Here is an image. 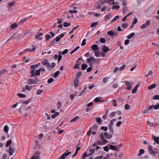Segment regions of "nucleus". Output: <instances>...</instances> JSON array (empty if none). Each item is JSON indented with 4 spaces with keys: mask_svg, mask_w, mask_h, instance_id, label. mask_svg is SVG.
Instances as JSON below:
<instances>
[{
    "mask_svg": "<svg viewBox=\"0 0 159 159\" xmlns=\"http://www.w3.org/2000/svg\"><path fill=\"white\" fill-rule=\"evenodd\" d=\"M97 60H99V59H97L96 60L93 57H91L90 58L87 59V61L86 62L88 63H89L90 64L89 65L90 67H89L87 69V72L89 73L92 70V63L91 62V61H95V62H97Z\"/></svg>",
    "mask_w": 159,
    "mask_h": 159,
    "instance_id": "f257e3e1",
    "label": "nucleus"
},
{
    "mask_svg": "<svg viewBox=\"0 0 159 159\" xmlns=\"http://www.w3.org/2000/svg\"><path fill=\"white\" fill-rule=\"evenodd\" d=\"M99 136L101 138L102 142L100 140H99L96 142V143L97 145H104L107 143L108 141L105 139L103 133L99 135Z\"/></svg>",
    "mask_w": 159,
    "mask_h": 159,
    "instance_id": "f03ea898",
    "label": "nucleus"
},
{
    "mask_svg": "<svg viewBox=\"0 0 159 159\" xmlns=\"http://www.w3.org/2000/svg\"><path fill=\"white\" fill-rule=\"evenodd\" d=\"M37 76H33L34 77V79H29L27 82V83L29 84H35L40 81L38 79V78L36 77Z\"/></svg>",
    "mask_w": 159,
    "mask_h": 159,
    "instance_id": "7ed1b4c3",
    "label": "nucleus"
},
{
    "mask_svg": "<svg viewBox=\"0 0 159 159\" xmlns=\"http://www.w3.org/2000/svg\"><path fill=\"white\" fill-rule=\"evenodd\" d=\"M36 68V67L34 65H32L30 66V68L32 69V70L30 72V73L31 74L30 77L31 78H32L33 76H36V75H35L36 72H35V69Z\"/></svg>",
    "mask_w": 159,
    "mask_h": 159,
    "instance_id": "20e7f679",
    "label": "nucleus"
},
{
    "mask_svg": "<svg viewBox=\"0 0 159 159\" xmlns=\"http://www.w3.org/2000/svg\"><path fill=\"white\" fill-rule=\"evenodd\" d=\"M150 24V20H148L146 21L145 23L143 24L142 25H141L140 28L141 29H144L147 28L149 26Z\"/></svg>",
    "mask_w": 159,
    "mask_h": 159,
    "instance_id": "39448f33",
    "label": "nucleus"
},
{
    "mask_svg": "<svg viewBox=\"0 0 159 159\" xmlns=\"http://www.w3.org/2000/svg\"><path fill=\"white\" fill-rule=\"evenodd\" d=\"M104 3V2L102 1L101 0L96 2L95 5V6L98 9H100L101 6Z\"/></svg>",
    "mask_w": 159,
    "mask_h": 159,
    "instance_id": "423d86ee",
    "label": "nucleus"
},
{
    "mask_svg": "<svg viewBox=\"0 0 159 159\" xmlns=\"http://www.w3.org/2000/svg\"><path fill=\"white\" fill-rule=\"evenodd\" d=\"M125 84L127 86V88L125 89L128 90H130L132 88V84L128 81H126L125 82Z\"/></svg>",
    "mask_w": 159,
    "mask_h": 159,
    "instance_id": "0eeeda50",
    "label": "nucleus"
},
{
    "mask_svg": "<svg viewBox=\"0 0 159 159\" xmlns=\"http://www.w3.org/2000/svg\"><path fill=\"white\" fill-rule=\"evenodd\" d=\"M60 39L61 38L60 37V36H58L51 42V45H54L56 42H58Z\"/></svg>",
    "mask_w": 159,
    "mask_h": 159,
    "instance_id": "6e6552de",
    "label": "nucleus"
},
{
    "mask_svg": "<svg viewBox=\"0 0 159 159\" xmlns=\"http://www.w3.org/2000/svg\"><path fill=\"white\" fill-rule=\"evenodd\" d=\"M42 64L44 66H47L48 67H50V63H49L47 59H44L42 62Z\"/></svg>",
    "mask_w": 159,
    "mask_h": 159,
    "instance_id": "1a4fd4ad",
    "label": "nucleus"
},
{
    "mask_svg": "<svg viewBox=\"0 0 159 159\" xmlns=\"http://www.w3.org/2000/svg\"><path fill=\"white\" fill-rule=\"evenodd\" d=\"M40 153L39 152H36L31 158V159H40Z\"/></svg>",
    "mask_w": 159,
    "mask_h": 159,
    "instance_id": "9d476101",
    "label": "nucleus"
},
{
    "mask_svg": "<svg viewBox=\"0 0 159 159\" xmlns=\"http://www.w3.org/2000/svg\"><path fill=\"white\" fill-rule=\"evenodd\" d=\"M40 71H45L46 70L44 68H40L39 70H36L35 75H36V76L39 75L40 74Z\"/></svg>",
    "mask_w": 159,
    "mask_h": 159,
    "instance_id": "9b49d317",
    "label": "nucleus"
},
{
    "mask_svg": "<svg viewBox=\"0 0 159 159\" xmlns=\"http://www.w3.org/2000/svg\"><path fill=\"white\" fill-rule=\"evenodd\" d=\"M15 149L12 148L11 146H10L9 150V153L10 155H13V153L15 152Z\"/></svg>",
    "mask_w": 159,
    "mask_h": 159,
    "instance_id": "f8f14e48",
    "label": "nucleus"
},
{
    "mask_svg": "<svg viewBox=\"0 0 159 159\" xmlns=\"http://www.w3.org/2000/svg\"><path fill=\"white\" fill-rule=\"evenodd\" d=\"M104 136H105V138L107 139H110L112 137V135L111 134H108L107 132H105L103 134Z\"/></svg>",
    "mask_w": 159,
    "mask_h": 159,
    "instance_id": "ddd939ff",
    "label": "nucleus"
},
{
    "mask_svg": "<svg viewBox=\"0 0 159 159\" xmlns=\"http://www.w3.org/2000/svg\"><path fill=\"white\" fill-rule=\"evenodd\" d=\"M43 35V34L42 33H40L39 32L38 34L35 35V38L37 39H38L39 40H41L42 39V37H39L40 36H42Z\"/></svg>",
    "mask_w": 159,
    "mask_h": 159,
    "instance_id": "4468645a",
    "label": "nucleus"
},
{
    "mask_svg": "<svg viewBox=\"0 0 159 159\" xmlns=\"http://www.w3.org/2000/svg\"><path fill=\"white\" fill-rule=\"evenodd\" d=\"M79 79L75 78L74 80V85L75 87H77L79 85Z\"/></svg>",
    "mask_w": 159,
    "mask_h": 159,
    "instance_id": "2eb2a0df",
    "label": "nucleus"
},
{
    "mask_svg": "<svg viewBox=\"0 0 159 159\" xmlns=\"http://www.w3.org/2000/svg\"><path fill=\"white\" fill-rule=\"evenodd\" d=\"M91 48L94 51H97L99 49V48L97 45L93 44L91 47Z\"/></svg>",
    "mask_w": 159,
    "mask_h": 159,
    "instance_id": "dca6fc26",
    "label": "nucleus"
},
{
    "mask_svg": "<svg viewBox=\"0 0 159 159\" xmlns=\"http://www.w3.org/2000/svg\"><path fill=\"white\" fill-rule=\"evenodd\" d=\"M77 145L76 146V148H77V149L75 151V154L72 156V157L73 158L75 157L77 154L78 153V151L80 149L81 147H77Z\"/></svg>",
    "mask_w": 159,
    "mask_h": 159,
    "instance_id": "f3484780",
    "label": "nucleus"
},
{
    "mask_svg": "<svg viewBox=\"0 0 159 159\" xmlns=\"http://www.w3.org/2000/svg\"><path fill=\"white\" fill-rule=\"evenodd\" d=\"M102 98L101 97H98V98H96L94 100V101L96 102H104L105 100H100V99H101Z\"/></svg>",
    "mask_w": 159,
    "mask_h": 159,
    "instance_id": "a211bd4d",
    "label": "nucleus"
},
{
    "mask_svg": "<svg viewBox=\"0 0 159 159\" xmlns=\"http://www.w3.org/2000/svg\"><path fill=\"white\" fill-rule=\"evenodd\" d=\"M139 84H138V85H136L132 89V92L133 93H135L137 91V89L139 87Z\"/></svg>",
    "mask_w": 159,
    "mask_h": 159,
    "instance_id": "6ab92c4d",
    "label": "nucleus"
},
{
    "mask_svg": "<svg viewBox=\"0 0 159 159\" xmlns=\"http://www.w3.org/2000/svg\"><path fill=\"white\" fill-rule=\"evenodd\" d=\"M116 120L114 118L111 120L108 126H112L113 127L114 125L113 122L116 121Z\"/></svg>",
    "mask_w": 159,
    "mask_h": 159,
    "instance_id": "aec40b11",
    "label": "nucleus"
},
{
    "mask_svg": "<svg viewBox=\"0 0 159 159\" xmlns=\"http://www.w3.org/2000/svg\"><path fill=\"white\" fill-rule=\"evenodd\" d=\"M153 139L154 140V141L156 142L157 144L159 145V137L153 136Z\"/></svg>",
    "mask_w": 159,
    "mask_h": 159,
    "instance_id": "412c9836",
    "label": "nucleus"
},
{
    "mask_svg": "<svg viewBox=\"0 0 159 159\" xmlns=\"http://www.w3.org/2000/svg\"><path fill=\"white\" fill-rule=\"evenodd\" d=\"M90 153L88 154V156H92L95 152V149L94 148L90 149L89 150Z\"/></svg>",
    "mask_w": 159,
    "mask_h": 159,
    "instance_id": "4be33fe9",
    "label": "nucleus"
},
{
    "mask_svg": "<svg viewBox=\"0 0 159 159\" xmlns=\"http://www.w3.org/2000/svg\"><path fill=\"white\" fill-rule=\"evenodd\" d=\"M16 34H17L16 33H14L12 36H11L9 38V39L7 40L5 43H8L11 39H13L14 38H15V37H14Z\"/></svg>",
    "mask_w": 159,
    "mask_h": 159,
    "instance_id": "5701e85b",
    "label": "nucleus"
},
{
    "mask_svg": "<svg viewBox=\"0 0 159 159\" xmlns=\"http://www.w3.org/2000/svg\"><path fill=\"white\" fill-rule=\"evenodd\" d=\"M109 50L108 48L106 46H104L102 47V50L104 52H107Z\"/></svg>",
    "mask_w": 159,
    "mask_h": 159,
    "instance_id": "b1692460",
    "label": "nucleus"
},
{
    "mask_svg": "<svg viewBox=\"0 0 159 159\" xmlns=\"http://www.w3.org/2000/svg\"><path fill=\"white\" fill-rule=\"evenodd\" d=\"M109 148H110L112 150H114L115 151H118V150L117 148L113 145H111L109 146Z\"/></svg>",
    "mask_w": 159,
    "mask_h": 159,
    "instance_id": "393cba45",
    "label": "nucleus"
},
{
    "mask_svg": "<svg viewBox=\"0 0 159 159\" xmlns=\"http://www.w3.org/2000/svg\"><path fill=\"white\" fill-rule=\"evenodd\" d=\"M88 65L86 64L83 63L82 65V67H81V70H84L86 69V68L88 67Z\"/></svg>",
    "mask_w": 159,
    "mask_h": 159,
    "instance_id": "a878e982",
    "label": "nucleus"
},
{
    "mask_svg": "<svg viewBox=\"0 0 159 159\" xmlns=\"http://www.w3.org/2000/svg\"><path fill=\"white\" fill-rule=\"evenodd\" d=\"M157 84H151L150 86H149L148 87V89L149 90H151L155 88L157 86Z\"/></svg>",
    "mask_w": 159,
    "mask_h": 159,
    "instance_id": "bb28decb",
    "label": "nucleus"
},
{
    "mask_svg": "<svg viewBox=\"0 0 159 159\" xmlns=\"http://www.w3.org/2000/svg\"><path fill=\"white\" fill-rule=\"evenodd\" d=\"M116 114V112L115 111L112 112L109 115V117L110 118H112L113 117H114Z\"/></svg>",
    "mask_w": 159,
    "mask_h": 159,
    "instance_id": "cd10ccee",
    "label": "nucleus"
},
{
    "mask_svg": "<svg viewBox=\"0 0 159 159\" xmlns=\"http://www.w3.org/2000/svg\"><path fill=\"white\" fill-rule=\"evenodd\" d=\"M134 35H135V33L133 32V33H131L129 35H128L127 36V37L128 39H131L132 37H133Z\"/></svg>",
    "mask_w": 159,
    "mask_h": 159,
    "instance_id": "c85d7f7f",
    "label": "nucleus"
},
{
    "mask_svg": "<svg viewBox=\"0 0 159 159\" xmlns=\"http://www.w3.org/2000/svg\"><path fill=\"white\" fill-rule=\"evenodd\" d=\"M71 25V24L70 23H67L66 22H65L63 23V25L65 27H67Z\"/></svg>",
    "mask_w": 159,
    "mask_h": 159,
    "instance_id": "c756f323",
    "label": "nucleus"
},
{
    "mask_svg": "<svg viewBox=\"0 0 159 159\" xmlns=\"http://www.w3.org/2000/svg\"><path fill=\"white\" fill-rule=\"evenodd\" d=\"M98 22H95L92 23L91 24V28H93V27H96L98 25Z\"/></svg>",
    "mask_w": 159,
    "mask_h": 159,
    "instance_id": "7c9ffc66",
    "label": "nucleus"
},
{
    "mask_svg": "<svg viewBox=\"0 0 159 159\" xmlns=\"http://www.w3.org/2000/svg\"><path fill=\"white\" fill-rule=\"evenodd\" d=\"M96 121L98 124H100L102 123V120L99 117H98L96 119Z\"/></svg>",
    "mask_w": 159,
    "mask_h": 159,
    "instance_id": "2f4dec72",
    "label": "nucleus"
},
{
    "mask_svg": "<svg viewBox=\"0 0 159 159\" xmlns=\"http://www.w3.org/2000/svg\"><path fill=\"white\" fill-rule=\"evenodd\" d=\"M12 141L11 139L8 140L6 143L5 146L6 147H8L9 145L11 146L10 145L11 144Z\"/></svg>",
    "mask_w": 159,
    "mask_h": 159,
    "instance_id": "473e14b6",
    "label": "nucleus"
},
{
    "mask_svg": "<svg viewBox=\"0 0 159 159\" xmlns=\"http://www.w3.org/2000/svg\"><path fill=\"white\" fill-rule=\"evenodd\" d=\"M17 27V24L15 23L12 24L11 26V27L12 29H15Z\"/></svg>",
    "mask_w": 159,
    "mask_h": 159,
    "instance_id": "72a5a7b5",
    "label": "nucleus"
},
{
    "mask_svg": "<svg viewBox=\"0 0 159 159\" xmlns=\"http://www.w3.org/2000/svg\"><path fill=\"white\" fill-rule=\"evenodd\" d=\"M144 152V150L143 149H141L139 151V152L138 155V156H141L143 154Z\"/></svg>",
    "mask_w": 159,
    "mask_h": 159,
    "instance_id": "f704fd0d",
    "label": "nucleus"
},
{
    "mask_svg": "<svg viewBox=\"0 0 159 159\" xmlns=\"http://www.w3.org/2000/svg\"><path fill=\"white\" fill-rule=\"evenodd\" d=\"M59 113L58 112H56L54 114H53L52 115V118L54 119L57 116L59 115Z\"/></svg>",
    "mask_w": 159,
    "mask_h": 159,
    "instance_id": "c9c22d12",
    "label": "nucleus"
},
{
    "mask_svg": "<svg viewBox=\"0 0 159 159\" xmlns=\"http://www.w3.org/2000/svg\"><path fill=\"white\" fill-rule=\"evenodd\" d=\"M111 15L110 13L109 15H106L104 17V20L107 21V20H109L110 19Z\"/></svg>",
    "mask_w": 159,
    "mask_h": 159,
    "instance_id": "e433bc0d",
    "label": "nucleus"
},
{
    "mask_svg": "<svg viewBox=\"0 0 159 159\" xmlns=\"http://www.w3.org/2000/svg\"><path fill=\"white\" fill-rule=\"evenodd\" d=\"M68 150H67L66 152L63 153L62 155L65 157H67L69 154H70L71 153V152H68Z\"/></svg>",
    "mask_w": 159,
    "mask_h": 159,
    "instance_id": "4c0bfd02",
    "label": "nucleus"
},
{
    "mask_svg": "<svg viewBox=\"0 0 159 159\" xmlns=\"http://www.w3.org/2000/svg\"><path fill=\"white\" fill-rule=\"evenodd\" d=\"M82 72L81 71H79L76 74V77L75 78L79 79L80 77L81 76Z\"/></svg>",
    "mask_w": 159,
    "mask_h": 159,
    "instance_id": "58836bf2",
    "label": "nucleus"
},
{
    "mask_svg": "<svg viewBox=\"0 0 159 159\" xmlns=\"http://www.w3.org/2000/svg\"><path fill=\"white\" fill-rule=\"evenodd\" d=\"M9 130V127L7 125H6L4 128V130L6 133H7Z\"/></svg>",
    "mask_w": 159,
    "mask_h": 159,
    "instance_id": "ea45409f",
    "label": "nucleus"
},
{
    "mask_svg": "<svg viewBox=\"0 0 159 159\" xmlns=\"http://www.w3.org/2000/svg\"><path fill=\"white\" fill-rule=\"evenodd\" d=\"M119 18V16H115L113 18V19L111 21V23H112L115 21L116 20L118 19Z\"/></svg>",
    "mask_w": 159,
    "mask_h": 159,
    "instance_id": "a19ab883",
    "label": "nucleus"
},
{
    "mask_svg": "<svg viewBox=\"0 0 159 159\" xmlns=\"http://www.w3.org/2000/svg\"><path fill=\"white\" fill-rule=\"evenodd\" d=\"M25 89L28 91H30L32 89V86H30L28 85L25 86Z\"/></svg>",
    "mask_w": 159,
    "mask_h": 159,
    "instance_id": "79ce46f5",
    "label": "nucleus"
},
{
    "mask_svg": "<svg viewBox=\"0 0 159 159\" xmlns=\"http://www.w3.org/2000/svg\"><path fill=\"white\" fill-rule=\"evenodd\" d=\"M107 34L109 35L112 36L114 35V32L112 30H111L110 31H108Z\"/></svg>",
    "mask_w": 159,
    "mask_h": 159,
    "instance_id": "37998d69",
    "label": "nucleus"
},
{
    "mask_svg": "<svg viewBox=\"0 0 159 159\" xmlns=\"http://www.w3.org/2000/svg\"><path fill=\"white\" fill-rule=\"evenodd\" d=\"M60 71H57L56 72L55 74V75L54 76V78H57L59 74H60Z\"/></svg>",
    "mask_w": 159,
    "mask_h": 159,
    "instance_id": "c03bdc74",
    "label": "nucleus"
},
{
    "mask_svg": "<svg viewBox=\"0 0 159 159\" xmlns=\"http://www.w3.org/2000/svg\"><path fill=\"white\" fill-rule=\"evenodd\" d=\"M87 89V88L86 87L85 88H84L82 91L80 93L79 95V96H81L83 95L84 94V93L85 92V90H86V89Z\"/></svg>",
    "mask_w": 159,
    "mask_h": 159,
    "instance_id": "a18cd8bd",
    "label": "nucleus"
},
{
    "mask_svg": "<svg viewBox=\"0 0 159 159\" xmlns=\"http://www.w3.org/2000/svg\"><path fill=\"white\" fill-rule=\"evenodd\" d=\"M79 117L78 116H76L74 118H73L70 121L71 122H73L76 121L79 118Z\"/></svg>",
    "mask_w": 159,
    "mask_h": 159,
    "instance_id": "49530a36",
    "label": "nucleus"
},
{
    "mask_svg": "<svg viewBox=\"0 0 159 159\" xmlns=\"http://www.w3.org/2000/svg\"><path fill=\"white\" fill-rule=\"evenodd\" d=\"M150 110L148 109V108L146 109H145L143 111H142V113L143 114H147L149 112V111Z\"/></svg>",
    "mask_w": 159,
    "mask_h": 159,
    "instance_id": "de8ad7c7",
    "label": "nucleus"
},
{
    "mask_svg": "<svg viewBox=\"0 0 159 159\" xmlns=\"http://www.w3.org/2000/svg\"><path fill=\"white\" fill-rule=\"evenodd\" d=\"M100 129L106 131L108 130V127H107L102 126L101 127Z\"/></svg>",
    "mask_w": 159,
    "mask_h": 159,
    "instance_id": "09e8293b",
    "label": "nucleus"
},
{
    "mask_svg": "<svg viewBox=\"0 0 159 159\" xmlns=\"http://www.w3.org/2000/svg\"><path fill=\"white\" fill-rule=\"evenodd\" d=\"M98 128V126L97 125H93L92 129L94 130H97Z\"/></svg>",
    "mask_w": 159,
    "mask_h": 159,
    "instance_id": "8fccbe9b",
    "label": "nucleus"
},
{
    "mask_svg": "<svg viewBox=\"0 0 159 159\" xmlns=\"http://www.w3.org/2000/svg\"><path fill=\"white\" fill-rule=\"evenodd\" d=\"M17 95L20 98H25L26 97L25 95V94L20 93H17Z\"/></svg>",
    "mask_w": 159,
    "mask_h": 159,
    "instance_id": "3c124183",
    "label": "nucleus"
},
{
    "mask_svg": "<svg viewBox=\"0 0 159 159\" xmlns=\"http://www.w3.org/2000/svg\"><path fill=\"white\" fill-rule=\"evenodd\" d=\"M31 101V99H29L28 100L23 101V103L24 104H28Z\"/></svg>",
    "mask_w": 159,
    "mask_h": 159,
    "instance_id": "603ef678",
    "label": "nucleus"
},
{
    "mask_svg": "<svg viewBox=\"0 0 159 159\" xmlns=\"http://www.w3.org/2000/svg\"><path fill=\"white\" fill-rule=\"evenodd\" d=\"M43 92V90L41 89H38L36 92V94L37 95H40Z\"/></svg>",
    "mask_w": 159,
    "mask_h": 159,
    "instance_id": "864d4df0",
    "label": "nucleus"
},
{
    "mask_svg": "<svg viewBox=\"0 0 159 159\" xmlns=\"http://www.w3.org/2000/svg\"><path fill=\"white\" fill-rule=\"evenodd\" d=\"M147 124L150 127H152L154 126V125L153 123H151L150 121H148Z\"/></svg>",
    "mask_w": 159,
    "mask_h": 159,
    "instance_id": "5fc2aeb1",
    "label": "nucleus"
},
{
    "mask_svg": "<svg viewBox=\"0 0 159 159\" xmlns=\"http://www.w3.org/2000/svg\"><path fill=\"white\" fill-rule=\"evenodd\" d=\"M46 40L47 41L48 40L51 38L50 36L48 34H47L45 36Z\"/></svg>",
    "mask_w": 159,
    "mask_h": 159,
    "instance_id": "6e6d98bb",
    "label": "nucleus"
},
{
    "mask_svg": "<svg viewBox=\"0 0 159 159\" xmlns=\"http://www.w3.org/2000/svg\"><path fill=\"white\" fill-rule=\"evenodd\" d=\"M100 41L102 43H104L106 42L105 39L103 38H101L100 39Z\"/></svg>",
    "mask_w": 159,
    "mask_h": 159,
    "instance_id": "4d7b16f0",
    "label": "nucleus"
},
{
    "mask_svg": "<svg viewBox=\"0 0 159 159\" xmlns=\"http://www.w3.org/2000/svg\"><path fill=\"white\" fill-rule=\"evenodd\" d=\"M112 102H113V105L114 106V107H117V104L116 102V99H114L112 100Z\"/></svg>",
    "mask_w": 159,
    "mask_h": 159,
    "instance_id": "13d9d810",
    "label": "nucleus"
},
{
    "mask_svg": "<svg viewBox=\"0 0 159 159\" xmlns=\"http://www.w3.org/2000/svg\"><path fill=\"white\" fill-rule=\"evenodd\" d=\"M8 72V71L7 70H6L5 69H3L2 70L0 71V74L1 75L6 72Z\"/></svg>",
    "mask_w": 159,
    "mask_h": 159,
    "instance_id": "bf43d9fd",
    "label": "nucleus"
},
{
    "mask_svg": "<svg viewBox=\"0 0 159 159\" xmlns=\"http://www.w3.org/2000/svg\"><path fill=\"white\" fill-rule=\"evenodd\" d=\"M108 129L111 132V133H114V130L113 128V127L112 126H108Z\"/></svg>",
    "mask_w": 159,
    "mask_h": 159,
    "instance_id": "052dcab7",
    "label": "nucleus"
},
{
    "mask_svg": "<svg viewBox=\"0 0 159 159\" xmlns=\"http://www.w3.org/2000/svg\"><path fill=\"white\" fill-rule=\"evenodd\" d=\"M128 24L127 23H123L122 24V27L123 28H126L128 27Z\"/></svg>",
    "mask_w": 159,
    "mask_h": 159,
    "instance_id": "680f3d73",
    "label": "nucleus"
},
{
    "mask_svg": "<svg viewBox=\"0 0 159 159\" xmlns=\"http://www.w3.org/2000/svg\"><path fill=\"white\" fill-rule=\"evenodd\" d=\"M127 8L126 6L123 7L122 12L124 13H125L127 11Z\"/></svg>",
    "mask_w": 159,
    "mask_h": 159,
    "instance_id": "e2e57ef3",
    "label": "nucleus"
},
{
    "mask_svg": "<svg viewBox=\"0 0 159 159\" xmlns=\"http://www.w3.org/2000/svg\"><path fill=\"white\" fill-rule=\"evenodd\" d=\"M109 78L108 77H106L104 78L103 80V82L104 83H106L107 82Z\"/></svg>",
    "mask_w": 159,
    "mask_h": 159,
    "instance_id": "0e129e2a",
    "label": "nucleus"
},
{
    "mask_svg": "<svg viewBox=\"0 0 159 159\" xmlns=\"http://www.w3.org/2000/svg\"><path fill=\"white\" fill-rule=\"evenodd\" d=\"M54 80L52 78H50L48 80V84H50L53 82Z\"/></svg>",
    "mask_w": 159,
    "mask_h": 159,
    "instance_id": "69168bd1",
    "label": "nucleus"
},
{
    "mask_svg": "<svg viewBox=\"0 0 159 159\" xmlns=\"http://www.w3.org/2000/svg\"><path fill=\"white\" fill-rule=\"evenodd\" d=\"M89 156L88 154V155L87 154V153L86 152H84L83 155V157L81 159H85L86 157Z\"/></svg>",
    "mask_w": 159,
    "mask_h": 159,
    "instance_id": "338daca9",
    "label": "nucleus"
},
{
    "mask_svg": "<svg viewBox=\"0 0 159 159\" xmlns=\"http://www.w3.org/2000/svg\"><path fill=\"white\" fill-rule=\"evenodd\" d=\"M153 99L154 100H159V95H155L153 97Z\"/></svg>",
    "mask_w": 159,
    "mask_h": 159,
    "instance_id": "774afa93",
    "label": "nucleus"
}]
</instances>
